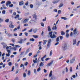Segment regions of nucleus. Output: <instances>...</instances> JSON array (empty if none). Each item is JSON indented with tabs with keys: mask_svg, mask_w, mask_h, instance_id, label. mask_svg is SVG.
Returning <instances> with one entry per match:
<instances>
[{
	"mask_svg": "<svg viewBox=\"0 0 80 80\" xmlns=\"http://www.w3.org/2000/svg\"><path fill=\"white\" fill-rule=\"evenodd\" d=\"M36 22V20H35V19L32 18L28 22V24H29V25H32L33 24L35 23Z\"/></svg>",
	"mask_w": 80,
	"mask_h": 80,
	"instance_id": "1",
	"label": "nucleus"
},
{
	"mask_svg": "<svg viewBox=\"0 0 80 80\" xmlns=\"http://www.w3.org/2000/svg\"><path fill=\"white\" fill-rule=\"evenodd\" d=\"M53 33V32H51L49 33V35L50 36V37L51 38H57V36L55 35V34L53 33V35L52 34V33Z\"/></svg>",
	"mask_w": 80,
	"mask_h": 80,
	"instance_id": "2",
	"label": "nucleus"
},
{
	"mask_svg": "<svg viewBox=\"0 0 80 80\" xmlns=\"http://www.w3.org/2000/svg\"><path fill=\"white\" fill-rule=\"evenodd\" d=\"M79 33L78 31L77 30V28H75L73 31V37H76V36H77V35H78Z\"/></svg>",
	"mask_w": 80,
	"mask_h": 80,
	"instance_id": "3",
	"label": "nucleus"
},
{
	"mask_svg": "<svg viewBox=\"0 0 80 80\" xmlns=\"http://www.w3.org/2000/svg\"><path fill=\"white\" fill-rule=\"evenodd\" d=\"M29 19H23L21 21V22L23 23H27V22H28Z\"/></svg>",
	"mask_w": 80,
	"mask_h": 80,
	"instance_id": "4",
	"label": "nucleus"
},
{
	"mask_svg": "<svg viewBox=\"0 0 80 80\" xmlns=\"http://www.w3.org/2000/svg\"><path fill=\"white\" fill-rule=\"evenodd\" d=\"M62 48L63 50H65L67 48V44H64L62 46Z\"/></svg>",
	"mask_w": 80,
	"mask_h": 80,
	"instance_id": "5",
	"label": "nucleus"
},
{
	"mask_svg": "<svg viewBox=\"0 0 80 80\" xmlns=\"http://www.w3.org/2000/svg\"><path fill=\"white\" fill-rule=\"evenodd\" d=\"M75 61V58H73L72 59H71L70 61V63H74V62Z\"/></svg>",
	"mask_w": 80,
	"mask_h": 80,
	"instance_id": "6",
	"label": "nucleus"
},
{
	"mask_svg": "<svg viewBox=\"0 0 80 80\" xmlns=\"http://www.w3.org/2000/svg\"><path fill=\"white\" fill-rule=\"evenodd\" d=\"M1 44L3 45V48H5L7 46V45L4 42H2Z\"/></svg>",
	"mask_w": 80,
	"mask_h": 80,
	"instance_id": "7",
	"label": "nucleus"
},
{
	"mask_svg": "<svg viewBox=\"0 0 80 80\" xmlns=\"http://www.w3.org/2000/svg\"><path fill=\"white\" fill-rule=\"evenodd\" d=\"M73 45H75L77 44V41L76 40V39H74L73 40Z\"/></svg>",
	"mask_w": 80,
	"mask_h": 80,
	"instance_id": "8",
	"label": "nucleus"
},
{
	"mask_svg": "<svg viewBox=\"0 0 80 80\" xmlns=\"http://www.w3.org/2000/svg\"><path fill=\"white\" fill-rule=\"evenodd\" d=\"M53 61H51L46 65L47 67H49V66H50L52 64H53Z\"/></svg>",
	"mask_w": 80,
	"mask_h": 80,
	"instance_id": "9",
	"label": "nucleus"
},
{
	"mask_svg": "<svg viewBox=\"0 0 80 80\" xmlns=\"http://www.w3.org/2000/svg\"><path fill=\"white\" fill-rule=\"evenodd\" d=\"M23 39L21 38L20 39V41H19L18 42V43H20V44H22L23 43Z\"/></svg>",
	"mask_w": 80,
	"mask_h": 80,
	"instance_id": "10",
	"label": "nucleus"
},
{
	"mask_svg": "<svg viewBox=\"0 0 80 80\" xmlns=\"http://www.w3.org/2000/svg\"><path fill=\"white\" fill-rule=\"evenodd\" d=\"M11 3V2L8 1L6 3V5L7 7H8V5H10Z\"/></svg>",
	"mask_w": 80,
	"mask_h": 80,
	"instance_id": "11",
	"label": "nucleus"
},
{
	"mask_svg": "<svg viewBox=\"0 0 80 80\" xmlns=\"http://www.w3.org/2000/svg\"><path fill=\"white\" fill-rule=\"evenodd\" d=\"M33 16V18H34V20H36V19H37V15H36V14H34L32 16Z\"/></svg>",
	"mask_w": 80,
	"mask_h": 80,
	"instance_id": "12",
	"label": "nucleus"
},
{
	"mask_svg": "<svg viewBox=\"0 0 80 80\" xmlns=\"http://www.w3.org/2000/svg\"><path fill=\"white\" fill-rule=\"evenodd\" d=\"M60 1V0H57L56 1H53L52 2V3L55 4L57 3L58 2Z\"/></svg>",
	"mask_w": 80,
	"mask_h": 80,
	"instance_id": "13",
	"label": "nucleus"
},
{
	"mask_svg": "<svg viewBox=\"0 0 80 80\" xmlns=\"http://www.w3.org/2000/svg\"><path fill=\"white\" fill-rule=\"evenodd\" d=\"M24 4L23 3V1H21L19 2V5L21 6V5H23Z\"/></svg>",
	"mask_w": 80,
	"mask_h": 80,
	"instance_id": "14",
	"label": "nucleus"
},
{
	"mask_svg": "<svg viewBox=\"0 0 80 80\" xmlns=\"http://www.w3.org/2000/svg\"><path fill=\"white\" fill-rule=\"evenodd\" d=\"M61 19L64 20H66L68 19L65 17H62L61 18Z\"/></svg>",
	"mask_w": 80,
	"mask_h": 80,
	"instance_id": "15",
	"label": "nucleus"
},
{
	"mask_svg": "<svg viewBox=\"0 0 80 80\" xmlns=\"http://www.w3.org/2000/svg\"><path fill=\"white\" fill-rule=\"evenodd\" d=\"M38 30V29L37 28H35L33 30V32L34 33H37V31Z\"/></svg>",
	"mask_w": 80,
	"mask_h": 80,
	"instance_id": "16",
	"label": "nucleus"
},
{
	"mask_svg": "<svg viewBox=\"0 0 80 80\" xmlns=\"http://www.w3.org/2000/svg\"><path fill=\"white\" fill-rule=\"evenodd\" d=\"M62 35H65V32H64L63 31H62L61 32Z\"/></svg>",
	"mask_w": 80,
	"mask_h": 80,
	"instance_id": "17",
	"label": "nucleus"
},
{
	"mask_svg": "<svg viewBox=\"0 0 80 80\" xmlns=\"http://www.w3.org/2000/svg\"><path fill=\"white\" fill-rule=\"evenodd\" d=\"M50 45H51V43H48L47 45V48H50Z\"/></svg>",
	"mask_w": 80,
	"mask_h": 80,
	"instance_id": "18",
	"label": "nucleus"
},
{
	"mask_svg": "<svg viewBox=\"0 0 80 80\" xmlns=\"http://www.w3.org/2000/svg\"><path fill=\"white\" fill-rule=\"evenodd\" d=\"M52 30H57V25H56L55 26H53L52 28Z\"/></svg>",
	"mask_w": 80,
	"mask_h": 80,
	"instance_id": "19",
	"label": "nucleus"
},
{
	"mask_svg": "<svg viewBox=\"0 0 80 80\" xmlns=\"http://www.w3.org/2000/svg\"><path fill=\"white\" fill-rule=\"evenodd\" d=\"M44 65V64L43 63V62H41L40 63L39 66H40L41 67H43Z\"/></svg>",
	"mask_w": 80,
	"mask_h": 80,
	"instance_id": "20",
	"label": "nucleus"
},
{
	"mask_svg": "<svg viewBox=\"0 0 80 80\" xmlns=\"http://www.w3.org/2000/svg\"><path fill=\"white\" fill-rule=\"evenodd\" d=\"M66 37L67 38H68L69 37H70V35L68 33H66Z\"/></svg>",
	"mask_w": 80,
	"mask_h": 80,
	"instance_id": "21",
	"label": "nucleus"
},
{
	"mask_svg": "<svg viewBox=\"0 0 80 80\" xmlns=\"http://www.w3.org/2000/svg\"><path fill=\"white\" fill-rule=\"evenodd\" d=\"M52 71H51L50 72L49 74V77H52Z\"/></svg>",
	"mask_w": 80,
	"mask_h": 80,
	"instance_id": "22",
	"label": "nucleus"
},
{
	"mask_svg": "<svg viewBox=\"0 0 80 80\" xmlns=\"http://www.w3.org/2000/svg\"><path fill=\"white\" fill-rule=\"evenodd\" d=\"M51 42H52V40L51 39H49L48 41V43H51Z\"/></svg>",
	"mask_w": 80,
	"mask_h": 80,
	"instance_id": "23",
	"label": "nucleus"
},
{
	"mask_svg": "<svg viewBox=\"0 0 80 80\" xmlns=\"http://www.w3.org/2000/svg\"><path fill=\"white\" fill-rule=\"evenodd\" d=\"M40 70H41V68L40 67H39L37 70V72H40Z\"/></svg>",
	"mask_w": 80,
	"mask_h": 80,
	"instance_id": "24",
	"label": "nucleus"
},
{
	"mask_svg": "<svg viewBox=\"0 0 80 80\" xmlns=\"http://www.w3.org/2000/svg\"><path fill=\"white\" fill-rule=\"evenodd\" d=\"M60 40V38H59V37H58L57 38H56V41L57 42H59V41Z\"/></svg>",
	"mask_w": 80,
	"mask_h": 80,
	"instance_id": "25",
	"label": "nucleus"
},
{
	"mask_svg": "<svg viewBox=\"0 0 80 80\" xmlns=\"http://www.w3.org/2000/svg\"><path fill=\"white\" fill-rule=\"evenodd\" d=\"M48 32H50L51 31V29L50 28V27L49 26L48 27Z\"/></svg>",
	"mask_w": 80,
	"mask_h": 80,
	"instance_id": "26",
	"label": "nucleus"
},
{
	"mask_svg": "<svg viewBox=\"0 0 80 80\" xmlns=\"http://www.w3.org/2000/svg\"><path fill=\"white\" fill-rule=\"evenodd\" d=\"M33 37L35 38H38V35H33Z\"/></svg>",
	"mask_w": 80,
	"mask_h": 80,
	"instance_id": "27",
	"label": "nucleus"
},
{
	"mask_svg": "<svg viewBox=\"0 0 80 80\" xmlns=\"http://www.w3.org/2000/svg\"><path fill=\"white\" fill-rule=\"evenodd\" d=\"M43 41L44 42L43 43V45H45V44H46V43L47 42V41L44 40Z\"/></svg>",
	"mask_w": 80,
	"mask_h": 80,
	"instance_id": "28",
	"label": "nucleus"
},
{
	"mask_svg": "<svg viewBox=\"0 0 80 80\" xmlns=\"http://www.w3.org/2000/svg\"><path fill=\"white\" fill-rule=\"evenodd\" d=\"M31 73V72H30V71L29 70V71H28V75L29 76H30V75Z\"/></svg>",
	"mask_w": 80,
	"mask_h": 80,
	"instance_id": "29",
	"label": "nucleus"
},
{
	"mask_svg": "<svg viewBox=\"0 0 80 80\" xmlns=\"http://www.w3.org/2000/svg\"><path fill=\"white\" fill-rule=\"evenodd\" d=\"M9 27L10 28H14V26L13 25H9Z\"/></svg>",
	"mask_w": 80,
	"mask_h": 80,
	"instance_id": "30",
	"label": "nucleus"
},
{
	"mask_svg": "<svg viewBox=\"0 0 80 80\" xmlns=\"http://www.w3.org/2000/svg\"><path fill=\"white\" fill-rule=\"evenodd\" d=\"M52 53L53 52H52V50L51 51L49 54V56H52Z\"/></svg>",
	"mask_w": 80,
	"mask_h": 80,
	"instance_id": "31",
	"label": "nucleus"
},
{
	"mask_svg": "<svg viewBox=\"0 0 80 80\" xmlns=\"http://www.w3.org/2000/svg\"><path fill=\"white\" fill-rule=\"evenodd\" d=\"M69 71L70 72H72V67H70L69 69Z\"/></svg>",
	"mask_w": 80,
	"mask_h": 80,
	"instance_id": "32",
	"label": "nucleus"
},
{
	"mask_svg": "<svg viewBox=\"0 0 80 80\" xmlns=\"http://www.w3.org/2000/svg\"><path fill=\"white\" fill-rule=\"evenodd\" d=\"M63 4L61 3L60 4V5L59 6V8H61V7H63Z\"/></svg>",
	"mask_w": 80,
	"mask_h": 80,
	"instance_id": "33",
	"label": "nucleus"
},
{
	"mask_svg": "<svg viewBox=\"0 0 80 80\" xmlns=\"http://www.w3.org/2000/svg\"><path fill=\"white\" fill-rule=\"evenodd\" d=\"M27 76V75H26V73H24L23 74V77L24 78H25Z\"/></svg>",
	"mask_w": 80,
	"mask_h": 80,
	"instance_id": "34",
	"label": "nucleus"
},
{
	"mask_svg": "<svg viewBox=\"0 0 80 80\" xmlns=\"http://www.w3.org/2000/svg\"><path fill=\"white\" fill-rule=\"evenodd\" d=\"M29 49H27V50L26 51V53H25V55H27V53H28V52H29Z\"/></svg>",
	"mask_w": 80,
	"mask_h": 80,
	"instance_id": "35",
	"label": "nucleus"
},
{
	"mask_svg": "<svg viewBox=\"0 0 80 80\" xmlns=\"http://www.w3.org/2000/svg\"><path fill=\"white\" fill-rule=\"evenodd\" d=\"M30 41H32V42H34L35 41V39L33 38H31L30 39Z\"/></svg>",
	"mask_w": 80,
	"mask_h": 80,
	"instance_id": "36",
	"label": "nucleus"
},
{
	"mask_svg": "<svg viewBox=\"0 0 80 80\" xmlns=\"http://www.w3.org/2000/svg\"><path fill=\"white\" fill-rule=\"evenodd\" d=\"M41 25L42 26V27H44V23L43 22H41Z\"/></svg>",
	"mask_w": 80,
	"mask_h": 80,
	"instance_id": "37",
	"label": "nucleus"
},
{
	"mask_svg": "<svg viewBox=\"0 0 80 80\" xmlns=\"http://www.w3.org/2000/svg\"><path fill=\"white\" fill-rule=\"evenodd\" d=\"M7 35L8 37H10V36H12V35L10 33L7 34Z\"/></svg>",
	"mask_w": 80,
	"mask_h": 80,
	"instance_id": "38",
	"label": "nucleus"
},
{
	"mask_svg": "<svg viewBox=\"0 0 80 80\" xmlns=\"http://www.w3.org/2000/svg\"><path fill=\"white\" fill-rule=\"evenodd\" d=\"M3 3H5V1H3L1 2V4H3Z\"/></svg>",
	"mask_w": 80,
	"mask_h": 80,
	"instance_id": "39",
	"label": "nucleus"
},
{
	"mask_svg": "<svg viewBox=\"0 0 80 80\" xmlns=\"http://www.w3.org/2000/svg\"><path fill=\"white\" fill-rule=\"evenodd\" d=\"M20 16H19V15H17L14 18L15 19L17 18H19V17Z\"/></svg>",
	"mask_w": 80,
	"mask_h": 80,
	"instance_id": "40",
	"label": "nucleus"
},
{
	"mask_svg": "<svg viewBox=\"0 0 80 80\" xmlns=\"http://www.w3.org/2000/svg\"><path fill=\"white\" fill-rule=\"evenodd\" d=\"M7 52H8V53H11V51L9 50H7Z\"/></svg>",
	"mask_w": 80,
	"mask_h": 80,
	"instance_id": "41",
	"label": "nucleus"
},
{
	"mask_svg": "<svg viewBox=\"0 0 80 80\" xmlns=\"http://www.w3.org/2000/svg\"><path fill=\"white\" fill-rule=\"evenodd\" d=\"M80 41H78V43L76 44L77 46H78V45H79V44H80Z\"/></svg>",
	"mask_w": 80,
	"mask_h": 80,
	"instance_id": "42",
	"label": "nucleus"
},
{
	"mask_svg": "<svg viewBox=\"0 0 80 80\" xmlns=\"http://www.w3.org/2000/svg\"><path fill=\"white\" fill-rule=\"evenodd\" d=\"M5 22L8 23V22H9V19H7L6 20H5Z\"/></svg>",
	"mask_w": 80,
	"mask_h": 80,
	"instance_id": "43",
	"label": "nucleus"
},
{
	"mask_svg": "<svg viewBox=\"0 0 80 80\" xmlns=\"http://www.w3.org/2000/svg\"><path fill=\"white\" fill-rule=\"evenodd\" d=\"M59 37L61 40H62L63 38V36H60Z\"/></svg>",
	"mask_w": 80,
	"mask_h": 80,
	"instance_id": "44",
	"label": "nucleus"
},
{
	"mask_svg": "<svg viewBox=\"0 0 80 80\" xmlns=\"http://www.w3.org/2000/svg\"><path fill=\"white\" fill-rule=\"evenodd\" d=\"M68 72V68H67V67H66V73H67V72Z\"/></svg>",
	"mask_w": 80,
	"mask_h": 80,
	"instance_id": "45",
	"label": "nucleus"
},
{
	"mask_svg": "<svg viewBox=\"0 0 80 80\" xmlns=\"http://www.w3.org/2000/svg\"><path fill=\"white\" fill-rule=\"evenodd\" d=\"M30 7L31 8H33V5L32 4H31L30 5Z\"/></svg>",
	"mask_w": 80,
	"mask_h": 80,
	"instance_id": "46",
	"label": "nucleus"
},
{
	"mask_svg": "<svg viewBox=\"0 0 80 80\" xmlns=\"http://www.w3.org/2000/svg\"><path fill=\"white\" fill-rule=\"evenodd\" d=\"M2 14H5V10L2 11Z\"/></svg>",
	"mask_w": 80,
	"mask_h": 80,
	"instance_id": "47",
	"label": "nucleus"
},
{
	"mask_svg": "<svg viewBox=\"0 0 80 80\" xmlns=\"http://www.w3.org/2000/svg\"><path fill=\"white\" fill-rule=\"evenodd\" d=\"M70 36L71 37L73 36V32H71L70 34Z\"/></svg>",
	"mask_w": 80,
	"mask_h": 80,
	"instance_id": "48",
	"label": "nucleus"
},
{
	"mask_svg": "<svg viewBox=\"0 0 80 80\" xmlns=\"http://www.w3.org/2000/svg\"><path fill=\"white\" fill-rule=\"evenodd\" d=\"M6 56H7L8 57H10V53H8V54H6Z\"/></svg>",
	"mask_w": 80,
	"mask_h": 80,
	"instance_id": "49",
	"label": "nucleus"
},
{
	"mask_svg": "<svg viewBox=\"0 0 80 80\" xmlns=\"http://www.w3.org/2000/svg\"><path fill=\"white\" fill-rule=\"evenodd\" d=\"M9 7H13V4H12L11 5H9Z\"/></svg>",
	"mask_w": 80,
	"mask_h": 80,
	"instance_id": "50",
	"label": "nucleus"
},
{
	"mask_svg": "<svg viewBox=\"0 0 80 80\" xmlns=\"http://www.w3.org/2000/svg\"><path fill=\"white\" fill-rule=\"evenodd\" d=\"M34 73H37V70H36V69H34Z\"/></svg>",
	"mask_w": 80,
	"mask_h": 80,
	"instance_id": "51",
	"label": "nucleus"
},
{
	"mask_svg": "<svg viewBox=\"0 0 80 80\" xmlns=\"http://www.w3.org/2000/svg\"><path fill=\"white\" fill-rule=\"evenodd\" d=\"M24 34L26 37H27L28 36V33L27 32H25Z\"/></svg>",
	"mask_w": 80,
	"mask_h": 80,
	"instance_id": "52",
	"label": "nucleus"
},
{
	"mask_svg": "<svg viewBox=\"0 0 80 80\" xmlns=\"http://www.w3.org/2000/svg\"><path fill=\"white\" fill-rule=\"evenodd\" d=\"M15 68V67L13 66L12 68V70H11L12 72H13V71L14 70V68Z\"/></svg>",
	"mask_w": 80,
	"mask_h": 80,
	"instance_id": "53",
	"label": "nucleus"
},
{
	"mask_svg": "<svg viewBox=\"0 0 80 80\" xmlns=\"http://www.w3.org/2000/svg\"><path fill=\"white\" fill-rule=\"evenodd\" d=\"M8 65L9 66H11V65H12V62H9L8 63Z\"/></svg>",
	"mask_w": 80,
	"mask_h": 80,
	"instance_id": "54",
	"label": "nucleus"
},
{
	"mask_svg": "<svg viewBox=\"0 0 80 80\" xmlns=\"http://www.w3.org/2000/svg\"><path fill=\"white\" fill-rule=\"evenodd\" d=\"M33 62H34V63H37V61H35L34 60H33Z\"/></svg>",
	"mask_w": 80,
	"mask_h": 80,
	"instance_id": "55",
	"label": "nucleus"
},
{
	"mask_svg": "<svg viewBox=\"0 0 80 80\" xmlns=\"http://www.w3.org/2000/svg\"><path fill=\"white\" fill-rule=\"evenodd\" d=\"M28 55L29 56V57H30V56H31V55H32V53L31 52L29 53Z\"/></svg>",
	"mask_w": 80,
	"mask_h": 80,
	"instance_id": "56",
	"label": "nucleus"
},
{
	"mask_svg": "<svg viewBox=\"0 0 80 80\" xmlns=\"http://www.w3.org/2000/svg\"><path fill=\"white\" fill-rule=\"evenodd\" d=\"M12 42H13V43H14V42H15V39L14 38H13L12 39Z\"/></svg>",
	"mask_w": 80,
	"mask_h": 80,
	"instance_id": "57",
	"label": "nucleus"
},
{
	"mask_svg": "<svg viewBox=\"0 0 80 80\" xmlns=\"http://www.w3.org/2000/svg\"><path fill=\"white\" fill-rule=\"evenodd\" d=\"M14 80H18V77H16Z\"/></svg>",
	"mask_w": 80,
	"mask_h": 80,
	"instance_id": "58",
	"label": "nucleus"
},
{
	"mask_svg": "<svg viewBox=\"0 0 80 80\" xmlns=\"http://www.w3.org/2000/svg\"><path fill=\"white\" fill-rule=\"evenodd\" d=\"M72 77L74 78H76V76H75V75H73Z\"/></svg>",
	"mask_w": 80,
	"mask_h": 80,
	"instance_id": "59",
	"label": "nucleus"
},
{
	"mask_svg": "<svg viewBox=\"0 0 80 80\" xmlns=\"http://www.w3.org/2000/svg\"><path fill=\"white\" fill-rule=\"evenodd\" d=\"M58 44H59V42H58L55 44V45H58Z\"/></svg>",
	"mask_w": 80,
	"mask_h": 80,
	"instance_id": "60",
	"label": "nucleus"
},
{
	"mask_svg": "<svg viewBox=\"0 0 80 80\" xmlns=\"http://www.w3.org/2000/svg\"><path fill=\"white\" fill-rule=\"evenodd\" d=\"M15 57V56H14V55H11L10 56L11 58H13V57Z\"/></svg>",
	"mask_w": 80,
	"mask_h": 80,
	"instance_id": "61",
	"label": "nucleus"
},
{
	"mask_svg": "<svg viewBox=\"0 0 80 80\" xmlns=\"http://www.w3.org/2000/svg\"><path fill=\"white\" fill-rule=\"evenodd\" d=\"M33 30V29H30V30H29L28 31V32H32V30Z\"/></svg>",
	"mask_w": 80,
	"mask_h": 80,
	"instance_id": "62",
	"label": "nucleus"
},
{
	"mask_svg": "<svg viewBox=\"0 0 80 80\" xmlns=\"http://www.w3.org/2000/svg\"><path fill=\"white\" fill-rule=\"evenodd\" d=\"M61 13V10H59L58 11V13H59V14H60Z\"/></svg>",
	"mask_w": 80,
	"mask_h": 80,
	"instance_id": "63",
	"label": "nucleus"
},
{
	"mask_svg": "<svg viewBox=\"0 0 80 80\" xmlns=\"http://www.w3.org/2000/svg\"><path fill=\"white\" fill-rule=\"evenodd\" d=\"M14 36H15V37H17V34L14 33Z\"/></svg>",
	"mask_w": 80,
	"mask_h": 80,
	"instance_id": "64",
	"label": "nucleus"
}]
</instances>
